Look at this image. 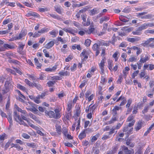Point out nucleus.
Returning <instances> with one entry per match:
<instances>
[{"instance_id": "45", "label": "nucleus", "mask_w": 154, "mask_h": 154, "mask_svg": "<svg viewBox=\"0 0 154 154\" xmlns=\"http://www.w3.org/2000/svg\"><path fill=\"white\" fill-rule=\"evenodd\" d=\"M62 133L65 136H66V134L68 133V130L66 127H63L62 128Z\"/></svg>"}, {"instance_id": "7", "label": "nucleus", "mask_w": 154, "mask_h": 154, "mask_svg": "<svg viewBox=\"0 0 154 154\" xmlns=\"http://www.w3.org/2000/svg\"><path fill=\"white\" fill-rule=\"evenodd\" d=\"M89 54L90 51L84 49L80 54V56L82 58H83V60H86L88 58Z\"/></svg>"}, {"instance_id": "33", "label": "nucleus", "mask_w": 154, "mask_h": 154, "mask_svg": "<svg viewBox=\"0 0 154 154\" xmlns=\"http://www.w3.org/2000/svg\"><path fill=\"white\" fill-rule=\"evenodd\" d=\"M109 17L106 16L100 19V23H102L103 21H106L109 20Z\"/></svg>"}, {"instance_id": "24", "label": "nucleus", "mask_w": 154, "mask_h": 154, "mask_svg": "<svg viewBox=\"0 0 154 154\" xmlns=\"http://www.w3.org/2000/svg\"><path fill=\"white\" fill-rule=\"evenodd\" d=\"M117 120V118L116 116H114L110 120L108 121L107 124H111L112 123H113L115 121H116Z\"/></svg>"}, {"instance_id": "53", "label": "nucleus", "mask_w": 154, "mask_h": 154, "mask_svg": "<svg viewBox=\"0 0 154 154\" xmlns=\"http://www.w3.org/2000/svg\"><path fill=\"white\" fill-rule=\"evenodd\" d=\"M27 146L29 147H31L34 148L36 147V146L35 144L34 143H28L26 144Z\"/></svg>"}, {"instance_id": "62", "label": "nucleus", "mask_w": 154, "mask_h": 154, "mask_svg": "<svg viewBox=\"0 0 154 154\" xmlns=\"http://www.w3.org/2000/svg\"><path fill=\"white\" fill-rule=\"evenodd\" d=\"M134 118V117L132 115H131L127 119V122H131L133 121V119Z\"/></svg>"}, {"instance_id": "23", "label": "nucleus", "mask_w": 154, "mask_h": 154, "mask_svg": "<svg viewBox=\"0 0 154 154\" xmlns=\"http://www.w3.org/2000/svg\"><path fill=\"white\" fill-rule=\"evenodd\" d=\"M86 136V133L85 131L83 130L79 135V139L81 140Z\"/></svg>"}, {"instance_id": "58", "label": "nucleus", "mask_w": 154, "mask_h": 154, "mask_svg": "<svg viewBox=\"0 0 154 154\" xmlns=\"http://www.w3.org/2000/svg\"><path fill=\"white\" fill-rule=\"evenodd\" d=\"M11 21V19L9 18H8L6 20H5L3 22V24L5 25L10 23Z\"/></svg>"}, {"instance_id": "3", "label": "nucleus", "mask_w": 154, "mask_h": 154, "mask_svg": "<svg viewBox=\"0 0 154 154\" xmlns=\"http://www.w3.org/2000/svg\"><path fill=\"white\" fill-rule=\"evenodd\" d=\"M95 30L94 28H91L90 29H84L83 30L80 31L79 32V34L81 35H83L85 34V33L88 34H90L91 33L94 34L96 33Z\"/></svg>"}, {"instance_id": "34", "label": "nucleus", "mask_w": 154, "mask_h": 154, "mask_svg": "<svg viewBox=\"0 0 154 154\" xmlns=\"http://www.w3.org/2000/svg\"><path fill=\"white\" fill-rule=\"evenodd\" d=\"M11 85V81L10 80L7 81L5 82V86L7 89Z\"/></svg>"}, {"instance_id": "5", "label": "nucleus", "mask_w": 154, "mask_h": 154, "mask_svg": "<svg viewBox=\"0 0 154 154\" xmlns=\"http://www.w3.org/2000/svg\"><path fill=\"white\" fill-rule=\"evenodd\" d=\"M150 57L149 55L143 54L140 56V59L139 61L142 63H144L149 60Z\"/></svg>"}, {"instance_id": "9", "label": "nucleus", "mask_w": 154, "mask_h": 154, "mask_svg": "<svg viewBox=\"0 0 154 154\" xmlns=\"http://www.w3.org/2000/svg\"><path fill=\"white\" fill-rule=\"evenodd\" d=\"M144 123V122L140 120L136 125V126L134 128V129H135L136 131H137L140 129L143 126Z\"/></svg>"}, {"instance_id": "26", "label": "nucleus", "mask_w": 154, "mask_h": 154, "mask_svg": "<svg viewBox=\"0 0 154 154\" xmlns=\"http://www.w3.org/2000/svg\"><path fill=\"white\" fill-rule=\"evenodd\" d=\"M59 75L60 76H69L70 73L69 72L66 71L65 72H61L59 73Z\"/></svg>"}, {"instance_id": "59", "label": "nucleus", "mask_w": 154, "mask_h": 154, "mask_svg": "<svg viewBox=\"0 0 154 154\" xmlns=\"http://www.w3.org/2000/svg\"><path fill=\"white\" fill-rule=\"evenodd\" d=\"M134 151L133 149L131 150H129L125 151V154H134Z\"/></svg>"}, {"instance_id": "49", "label": "nucleus", "mask_w": 154, "mask_h": 154, "mask_svg": "<svg viewBox=\"0 0 154 154\" xmlns=\"http://www.w3.org/2000/svg\"><path fill=\"white\" fill-rule=\"evenodd\" d=\"M111 43V41H109L108 42H101L100 43L101 45H105L106 46H109V45L110 43Z\"/></svg>"}, {"instance_id": "47", "label": "nucleus", "mask_w": 154, "mask_h": 154, "mask_svg": "<svg viewBox=\"0 0 154 154\" xmlns=\"http://www.w3.org/2000/svg\"><path fill=\"white\" fill-rule=\"evenodd\" d=\"M91 42V41L90 39H87L85 41V45L86 46L88 47L90 45Z\"/></svg>"}, {"instance_id": "19", "label": "nucleus", "mask_w": 154, "mask_h": 154, "mask_svg": "<svg viewBox=\"0 0 154 154\" xmlns=\"http://www.w3.org/2000/svg\"><path fill=\"white\" fill-rule=\"evenodd\" d=\"M55 11H56L58 14H61L62 11L61 10V7L60 5H56L54 7Z\"/></svg>"}, {"instance_id": "14", "label": "nucleus", "mask_w": 154, "mask_h": 154, "mask_svg": "<svg viewBox=\"0 0 154 154\" xmlns=\"http://www.w3.org/2000/svg\"><path fill=\"white\" fill-rule=\"evenodd\" d=\"M8 114V116H7V118L10 124L9 126L11 127L13 125V121L12 120L11 113L9 112Z\"/></svg>"}, {"instance_id": "60", "label": "nucleus", "mask_w": 154, "mask_h": 154, "mask_svg": "<svg viewBox=\"0 0 154 154\" xmlns=\"http://www.w3.org/2000/svg\"><path fill=\"white\" fill-rule=\"evenodd\" d=\"M81 17L82 20L83 21V22H84V23L86 21L87 15L86 14H83L81 15Z\"/></svg>"}, {"instance_id": "39", "label": "nucleus", "mask_w": 154, "mask_h": 154, "mask_svg": "<svg viewBox=\"0 0 154 154\" xmlns=\"http://www.w3.org/2000/svg\"><path fill=\"white\" fill-rule=\"evenodd\" d=\"M34 61L35 63V65L37 66V67H41L42 64L41 63H39V62L37 58H35L34 59Z\"/></svg>"}, {"instance_id": "56", "label": "nucleus", "mask_w": 154, "mask_h": 154, "mask_svg": "<svg viewBox=\"0 0 154 154\" xmlns=\"http://www.w3.org/2000/svg\"><path fill=\"white\" fill-rule=\"evenodd\" d=\"M130 11L131 10L130 8L128 7H126L123 10L122 12L126 13H127L130 12Z\"/></svg>"}, {"instance_id": "55", "label": "nucleus", "mask_w": 154, "mask_h": 154, "mask_svg": "<svg viewBox=\"0 0 154 154\" xmlns=\"http://www.w3.org/2000/svg\"><path fill=\"white\" fill-rule=\"evenodd\" d=\"M49 33L51 35H52V37L53 38L55 37L56 36V33L55 31L54 30H52L51 32H50Z\"/></svg>"}, {"instance_id": "11", "label": "nucleus", "mask_w": 154, "mask_h": 154, "mask_svg": "<svg viewBox=\"0 0 154 154\" xmlns=\"http://www.w3.org/2000/svg\"><path fill=\"white\" fill-rule=\"evenodd\" d=\"M24 103L26 105V109L28 110H29V109H31L32 106H33L34 103L31 102H24Z\"/></svg>"}, {"instance_id": "22", "label": "nucleus", "mask_w": 154, "mask_h": 154, "mask_svg": "<svg viewBox=\"0 0 154 154\" xmlns=\"http://www.w3.org/2000/svg\"><path fill=\"white\" fill-rule=\"evenodd\" d=\"M27 16L28 17H30L31 16H33L36 17H38L39 16L38 14L35 12H32L28 13L27 14Z\"/></svg>"}, {"instance_id": "27", "label": "nucleus", "mask_w": 154, "mask_h": 154, "mask_svg": "<svg viewBox=\"0 0 154 154\" xmlns=\"http://www.w3.org/2000/svg\"><path fill=\"white\" fill-rule=\"evenodd\" d=\"M33 86L35 87L39 91H41L42 90V87L40 85L36 84L34 82L33 83L32 87Z\"/></svg>"}, {"instance_id": "63", "label": "nucleus", "mask_w": 154, "mask_h": 154, "mask_svg": "<svg viewBox=\"0 0 154 154\" xmlns=\"http://www.w3.org/2000/svg\"><path fill=\"white\" fill-rule=\"evenodd\" d=\"M146 34L150 33L154 34V29L153 30H147L145 32Z\"/></svg>"}, {"instance_id": "36", "label": "nucleus", "mask_w": 154, "mask_h": 154, "mask_svg": "<svg viewBox=\"0 0 154 154\" xmlns=\"http://www.w3.org/2000/svg\"><path fill=\"white\" fill-rule=\"evenodd\" d=\"M72 101H70L69 102L68 104V107L67 108V110L68 112H69L71 109L72 107Z\"/></svg>"}, {"instance_id": "40", "label": "nucleus", "mask_w": 154, "mask_h": 154, "mask_svg": "<svg viewBox=\"0 0 154 154\" xmlns=\"http://www.w3.org/2000/svg\"><path fill=\"white\" fill-rule=\"evenodd\" d=\"M48 91H44L42 93L41 95H39L38 96L40 98L43 99L44 97L46 95L48 94Z\"/></svg>"}, {"instance_id": "6", "label": "nucleus", "mask_w": 154, "mask_h": 154, "mask_svg": "<svg viewBox=\"0 0 154 154\" xmlns=\"http://www.w3.org/2000/svg\"><path fill=\"white\" fill-rule=\"evenodd\" d=\"M14 48V47L13 45H11L8 44H4V45L0 47V52L5 51L6 49L8 48L12 49Z\"/></svg>"}, {"instance_id": "4", "label": "nucleus", "mask_w": 154, "mask_h": 154, "mask_svg": "<svg viewBox=\"0 0 154 154\" xmlns=\"http://www.w3.org/2000/svg\"><path fill=\"white\" fill-rule=\"evenodd\" d=\"M154 26V24L153 23H144L141 25L138 28V30L142 31L143 30L146 29L148 27H152Z\"/></svg>"}, {"instance_id": "20", "label": "nucleus", "mask_w": 154, "mask_h": 154, "mask_svg": "<svg viewBox=\"0 0 154 154\" xmlns=\"http://www.w3.org/2000/svg\"><path fill=\"white\" fill-rule=\"evenodd\" d=\"M140 39V37L137 38H129L127 40L131 42H137Z\"/></svg>"}, {"instance_id": "61", "label": "nucleus", "mask_w": 154, "mask_h": 154, "mask_svg": "<svg viewBox=\"0 0 154 154\" xmlns=\"http://www.w3.org/2000/svg\"><path fill=\"white\" fill-rule=\"evenodd\" d=\"M8 1L9 0H3L2 2L0 3V5L1 6H3L4 4L6 5L9 3V2H8Z\"/></svg>"}, {"instance_id": "1", "label": "nucleus", "mask_w": 154, "mask_h": 154, "mask_svg": "<svg viewBox=\"0 0 154 154\" xmlns=\"http://www.w3.org/2000/svg\"><path fill=\"white\" fill-rule=\"evenodd\" d=\"M16 109L19 112L21 113V118L20 117V115L17 114L16 111H14V117L15 120L17 122H19L20 124L27 126V124L23 120L28 121V119L27 118V117L28 116V115L27 112L25 110H23L18 107H17Z\"/></svg>"}, {"instance_id": "8", "label": "nucleus", "mask_w": 154, "mask_h": 154, "mask_svg": "<svg viewBox=\"0 0 154 154\" xmlns=\"http://www.w3.org/2000/svg\"><path fill=\"white\" fill-rule=\"evenodd\" d=\"M26 34V31H22L19 36H15L14 37V39L15 40L20 39L23 37L25 36Z\"/></svg>"}, {"instance_id": "17", "label": "nucleus", "mask_w": 154, "mask_h": 154, "mask_svg": "<svg viewBox=\"0 0 154 154\" xmlns=\"http://www.w3.org/2000/svg\"><path fill=\"white\" fill-rule=\"evenodd\" d=\"M54 41H51L46 45L45 47L47 49H49L53 46L54 44Z\"/></svg>"}, {"instance_id": "16", "label": "nucleus", "mask_w": 154, "mask_h": 154, "mask_svg": "<svg viewBox=\"0 0 154 154\" xmlns=\"http://www.w3.org/2000/svg\"><path fill=\"white\" fill-rule=\"evenodd\" d=\"M104 60L103 59L101 60L100 63L99 64V66L100 67V69L101 71V74L103 73L104 72Z\"/></svg>"}, {"instance_id": "51", "label": "nucleus", "mask_w": 154, "mask_h": 154, "mask_svg": "<svg viewBox=\"0 0 154 154\" xmlns=\"http://www.w3.org/2000/svg\"><path fill=\"white\" fill-rule=\"evenodd\" d=\"M39 32V31L37 32H35L34 33V35L32 36V37L34 38H36L40 36V33Z\"/></svg>"}, {"instance_id": "42", "label": "nucleus", "mask_w": 154, "mask_h": 154, "mask_svg": "<svg viewBox=\"0 0 154 154\" xmlns=\"http://www.w3.org/2000/svg\"><path fill=\"white\" fill-rule=\"evenodd\" d=\"M24 82L29 86L32 87L33 83H32L27 79H26L24 80Z\"/></svg>"}, {"instance_id": "52", "label": "nucleus", "mask_w": 154, "mask_h": 154, "mask_svg": "<svg viewBox=\"0 0 154 154\" xmlns=\"http://www.w3.org/2000/svg\"><path fill=\"white\" fill-rule=\"evenodd\" d=\"M154 17V15L152 14H148L144 15L145 19H151Z\"/></svg>"}, {"instance_id": "10", "label": "nucleus", "mask_w": 154, "mask_h": 154, "mask_svg": "<svg viewBox=\"0 0 154 154\" xmlns=\"http://www.w3.org/2000/svg\"><path fill=\"white\" fill-rule=\"evenodd\" d=\"M17 91L19 97L18 100L24 103V102H25V101L23 100V99H25V97L23 94H21L20 91L19 90H17Z\"/></svg>"}, {"instance_id": "48", "label": "nucleus", "mask_w": 154, "mask_h": 154, "mask_svg": "<svg viewBox=\"0 0 154 154\" xmlns=\"http://www.w3.org/2000/svg\"><path fill=\"white\" fill-rule=\"evenodd\" d=\"M55 83V82L53 81H48L47 84L49 87L52 86Z\"/></svg>"}, {"instance_id": "12", "label": "nucleus", "mask_w": 154, "mask_h": 154, "mask_svg": "<svg viewBox=\"0 0 154 154\" xmlns=\"http://www.w3.org/2000/svg\"><path fill=\"white\" fill-rule=\"evenodd\" d=\"M75 115L77 117H79L80 114L81 108L80 106L76 105L75 106Z\"/></svg>"}, {"instance_id": "2", "label": "nucleus", "mask_w": 154, "mask_h": 154, "mask_svg": "<svg viewBox=\"0 0 154 154\" xmlns=\"http://www.w3.org/2000/svg\"><path fill=\"white\" fill-rule=\"evenodd\" d=\"M46 115L49 116L50 118H53L55 119H58L60 118L61 116L60 113V111L58 109L54 110L55 113L52 111H49L47 110H45Z\"/></svg>"}, {"instance_id": "15", "label": "nucleus", "mask_w": 154, "mask_h": 154, "mask_svg": "<svg viewBox=\"0 0 154 154\" xmlns=\"http://www.w3.org/2000/svg\"><path fill=\"white\" fill-rule=\"evenodd\" d=\"M99 9L95 8L93 9L90 10V15L93 16L95 15L96 14H97L99 12Z\"/></svg>"}, {"instance_id": "64", "label": "nucleus", "mask_w": 154, "mask_h": 154, "mask_svg": "<svg viewBox=\"0 0 154 154\" xmlns=\"http://www.w3.org/2000/svg\"><path fill=\"white\" fill-rule=\"evenodd\" d=\"M76 67V64L74 63L70 68L71 71L72 72L74 71L75 70Z\"/></svg>"}, {"instance_id": "29", "label": "nucleus", "mask_w": 154, "mask_h": 154, "mask_svg": "<svg viewBox=\"0 0 154 154\" xmlns=\"http://www.w3.org/2000/svg\"><path fill=\"white\" fill-rule=\"evenodd\" d=\"M100 136V134H96L94 136H93L92 137V138L91 140V142H94L96 141L97 138L99 137Z\"/></svg>"}, {"instance_id": "37", "label": "nucleus", "mask_w": 154, "mask_h": 154, "mask_svg": "<svg viewBox=\"0 0 154 154\" xmlns=\"http://www.w3.org/2000/svg\"><path fill=\"white\" fill-rule=\"evenodd\" d=\"M108 63L109 68L111 71H112V67L113 66V64L112 63V61L110 60H108Z\"/></svg>"}, {"instance_id": "21", "label": "nucleus", "mask_w": 154, "mask_h": 154, "mask_svg": "<svg viewBox=\"0 0 154 154\" xmlns=\"http://www.w3.org/2000/svg\"><path fill=\"white\" fill-rule=\"evenodd\" d=\"M147 14V12H143L140 13H137L136 14V16L137 17L139 18H141V19H145V18H144V16L143 15Z\"/></svg>"}, {"instance_id": "25", "label": "nucleus", "mask_w": 154, "mask_h": 154, "mask_svg": "<svg viewBox=\"0 0 154 154\" xmlns=\"http://www.w3.org/2000/svg\"><path fill=\"white\" fill-rule=\"evenodd\" d=\"M121 109L122 108L121 107L116 106L114 107V108L112 109V111L115 115H116L117 114V111Z\"/></svg>"}, {"instance_id": "13", "label": "nucleus", "mask_w": 154, "mask_h": 154, "mask_svg": "<svg viewBox=\"0 0 154 154\" xmlns=\"http://www.w3.org/2000/svg\"><path fill=\"white\" fill-rule=\"evenodd\" d=\"M18 52L20 53L23 50L24 47L25 45V44H24L22 42H20L18 43Z\"/></svg>"}, {"instance_id": "46", "label": "nucleus", "mask_w": 154, "mask_h": 154, "mask_svg": "<svg viewBox=\"0 0 154 154\" xmlns=\"http://www.w3.org/2000/svg\"><path fill=\"white\" fill-rule=\"evenodd\" d=\"M132 102V99L131 98L129 99L128 100L127 103L126 104V108H129L131 104V103Z\"/></svg>"}, {"instance_id": "43", "label": "nucleus", "mask_w": 154, "mask_h": 154, "mask_svg": "<svg viewBox=\"0 0 154 154\" xmlns=\"http://www.w3.org/2000/svg\"><path fill=\"white\" fill-rule=\"evenodd\" d=\"M100 45H98L97 44H94L93 46L92 49L94 51L98 50Z\"/></svg>"}, {"instance_id": "32", "label": "nucleus", "mask_w": 154, "mask_h": 154, "mask_svg": "<svg viewBox=\"0 0 154 154\" xmlns=\"http://www.w3.org/2000/svg\"><path fill=\"white\" fill-rule=\"evenodd\" d=\"M98 106V104L97 103H96L94 104L93 106L91 107L90 106V112H93L94 110Z\"/></svg>"}, {"instance_id": "38", "label": "nucleus", "mask_w": 154, "mask_h": 154, "mask_svg": "<svg viewBox=\"0 0 154 154\" xmlns=\"http://www.w3.org/2000/svg\"><path fill=\"white\" fill-rule=\"evenodd\" d=\"M49 30V29L48 28H44L41 29L39 31L40 33L42 34L48 32Z\"/></svg>"}, {"instance_id": "18", "label": "nucleus", "mask_w": 154, "mask_h": 154, "mask_svg": "<svg viewBox=\"0 0 154 154\" xmlns=\"http://www.w3.org/2000/svg\"><path fill=\"white\" fill-rule=\"evenodd\" d=\"M29 116L32 119H33V120H34L35 121H36L38 123H40V121L39 120L38 118L34 114L31 113H29Z\"/></svg>"}, {"instance_id": "30", "label": "nucleus", "mask_w": 154, "mask_h": 154, "mask_svg": "<svg viewBox=\"0 0 154 154\" xmlns=\"http://www.w3.org/2000/svg\"><path fill=\"white\" fill-rule=\"evenodd\" d=\"M36 105L35 104H34L33 106H32V107L31 108V109H29V110L32 111L35 113V112L38 111L36 107Z\"/></svg>"}, {"instance_id": "35", "label": "nucleus", "mask_w": 154, "mask_h": 154, "mask_svg": "<svg viewBox=\"0 0 154 154\" xmlns=\"http://www.w3.org/2000/svg\"><path fill=\"white\" fill-rule=\"evenodd\" d=\"M144 42L141 44V45L143 47L148 46L150 43L149 39L146 41H144Z\"/></svg>"}, {"instance_id": "41", "label": "nucleus", "mask_w": 154, "mask_h": 154, "mask_svg": "<svg viewBox=\"0 0 154 154\" xmlns=\"http://www.w3.org/2000/svg\"><path fill=\"white\" fill-rule=\"evenodd\" d=\"M63 29L66 32H69L71 34L73 33L72 32H73V30L72 29L70 28H68L67 29H66L65 28H63Z\"/></svg>"}, {"instance_id": "57", "label": "nucleus", "mask_w": 154, "mask_h": 154, "mask_svg": "<svg viewBox=\"0 0 154 154\" xmlns=\"http://www.w3.org/2000/svg\"><path fill=\"white\" fill-rule=\"evenodd\" d=\"M139 72L138 70L136 71L132 74V77L133 78H134L136 76Z\"/></svg>"}, {"instance_id": "44", "label": "nucleus", "mask_w": 154, "mask_h": 154, "mask_svg": "<svg viewBox=\"0 0 154 154\" xmlns=\"http://www.w3.org/2000/svg\"><path fill=\"white\" fill-rule=\"evenodd\" d=\"M17 87L18 88H19L20 90H23L24 91L26 90V88L24 86H23L20 84H18L17 85Z\"/></svg>"}, {"instance_id": "28", "label": "nucleus", "mask_w": 154, "mask_h": 154, "mask_svg": "<svg viewBox=\"0 0 154 154\" xmlns=\"http://www.w3.org/2000/svg\"><path fill=\"white\" fill-rule=\"evenodd\" d=\"M57 69V66H55L52 68H48L45 69V71L47 72L50 71L52 72L55 71Z\"/></svg>"}, {"instance_id": "50", "label": "nucleus", "mask_w": 154, "mask_h": 154, "mask_svg": "<svg viewBox=\"0 0 154 154\" xmlns=\"http://www.w3.org/2000/svg\"><path fill=\"white\" fill-rule=\"evenodd\" d=\"M90 24V20L88 18L87 20V22L86 23V22H85L84 23V22H82V24L84 25V26H88Z\"/></svg>"}, {"instance_id": "54", "label": "nucleus", "mask_w": 154, "mask_h": 154, "mask_svg": "<svg viewBox=\"0 0 154 154\" xmlns=\"http://www.w3.org/2000/svg\"><path fill=\"white\" fill-rule=\"evenodd\" d=\"M72 114L70 111L67 113L65 116L66 118L68 120H69Z\"/></svg>"}, {"instance_id": "31", "label": "nucleus", "mask_w": 154, "mask_h": 154, "mask_svg": "<svg viewBox=\"0 0 154 154\" xmlns=\"http://www.w3.org/2000/svg\"><path fill=\"white\" fill-rule=\"evenodd\" d=\"M56 131L57 133L59 135L61 134V127L60 125H57L56 126Z\"/></svg>"}]
</instances>
